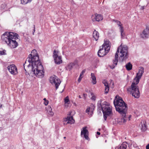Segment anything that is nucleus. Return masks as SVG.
I'll list each match as a JSON object with an SVG mask.
<instances>
[{
	"mask_svg": "<svg viewBox=\"0 0 149 149\" xmlns=\"http://www.w3.org/2000/svg\"><path fill=\"white\" fill-rule=\"evenodd\" d=\"M31 66L32 68L31 74H34L38 78H42L44 77V72L43 68L39 60L37 52L35 49L32 51L24 64L25 70V66L29 68Z\"/></svg>",
	"mask_w": 149,
	"mask_h": 149,
	"instance_id": "obj_1",
	"label": "nucleus"
},
{
	"mask_svg": "<svg viewBox=\"0 0 149 149\" xmlns=\"http://www.w3.org/2000/svg\"><path fill=\"white\" fill-rule=\"evenodd\" d=\"M113 104L116 111L122 115L121 122L125 123L127 120H130V116H128L126 115L127 109V104L121 97H118V98H116L114 100Z\"/></svg>",
	"mask_w": 149,
	"mask_h": 149,
	"instance_id": "obj_2",
	"label": "nucleus"
},
{
	"mask_svg": "<svg viewBox=\"0 0 149 149\" xmlns=\"http://www.w3.org/2000/svg\"><path fill=\"white\" fill-rule=\"evenodd\" d=\"M144 72V68L142 67L139 68V71L137 73L134 79V81L132 83L131 87L128 88L127 91L128 93L131 94L134 97L138 98L140 96V93L139 88L137 86L140 79L141 78Z\"/></svg>",
	"mask_w": 149,
	"mask_h": 149,
	"instance_id": "obj_3",
	"label": "nucleus"
},
{
	"mask_svg": "<svg viewBox=\"0 0 149 149\" xmlns=\"http://www.w3.org/2000/svg\"><path fill=\"white\" fill-rule=\"evenodd\" d=\"M18 35L13 32H6L1 36L3 42L6 44L11 49L16 48L18 43L16 41L18 39Z\"/></svg>",
	"mask_w": 149,
	"mask_h": 149,
	"instance_id": "obj_4",
	"label": "nucleus"
},
{
	"mask_svg": "<svg viewBox=\"0 0 149 149\" xmlns=\"http://www.w3.org/2000/svg\"><path fill=\"white\" fill-rule=\"evenodd\" d=\"M118 55L120 56V57L122 59V61L128 58V48L126 45H121L118 48L114 59L113 61V65L111 67V68H114L116 65L118 61Z\"/></svg>",
	"mask_w": 149,
	"mask_h": 149,
	"instance_id": "obj_5",
	"label": "nucleus"
},
{
	"mask_svg": "<svg viewBox=\"0 0 149 149\" xmlns=\"http://www.w3.org/2000/svg\"><path fill=\"white\" fill-rule=\"evenodd\" d=\"M98 106L101 107L104 115V118L105 120L107 119V116L110 115L112 113V107L108 104L107 102L104 101L101 103V101H98Z\"/></svg>",
	"mask_w": 149,
	"mask_h": 149,
	"instance_id": "obj_6",
	"label": "nucleus"
},
{
	"mask_svg": "<svg viewBox=\"0 0 149 149\" xmlns=\"http://www.w3.org/2000/svg\"><path fill=\"white\" fill-rule=\"evenodd\" d=\"M110 48V43L109 41H106L102 45L98 53V55L100 57L105 55L109 51Z\"/></svg>",
	"mask_w": 149,
	"mask_h": 149,
	"instance_id": "obj_7",
	"label": "nucleus"
},
{
	"mask_svg": "<svg viewBox=\"0 0 149 149\" xmlns=\"http://www.w3.org/2000/svg\"><path fill=\"white\" fill-rule=\"evenodd\" d=\"M49 81L52 84H54L56 89L58 88V86L61 83L60 79L56 76L53 75L49 79Z\"/></svg>",
	"mask_w": 149,
	"mask_h": 149,
	"instance_id": "obj_8",
	"label": "nucleus"
},
{
	"mask_svg": "<svg viewBox=\"0 0 149 149\" xmlns=\"http://www.w3.org/2000/svg\"><path fill=\"white\" fill-rule=\"evenodd\" d=\"M75 112L74 111H72L70 112L67 117L65 118L64 121L67 122L66 124H72L74 123V120L73 118V116Z\"/></svg>",
	"mask_w": 149,
	"mask_h": 149,
	"instance_id": "obj_9",
	"label": "nucleus"
},
{
	"mask_svg": "<svg viewBox=\"0 0 149 149\" xmlns=\"http://www.w3.org/2000/svg\"><path fill=\"white\" fill-rule=\"evenodd\" d=\"M59 53L57 50H54V51L53 57L55 63L57 64H59L62 62L61 56H58Z\"/></svg>",
	"mask_w": 149,
	"mask_h": 149,
	"instance_id": "obj_10",
	"label": "nucleus"
},
{
	"mask_svg": "<svg viewBox=\"0 0 149 149\" xmlns=\"http://www.w3.org/2000/svg\"><path fill=\"white\" fill-rule=\"evenodd\" d=\"M7 68L9 72L12 74L16 75L18 73L17 68L14 64H11L8 66Z\"/></svg>",
	"mask_w": 149,
	"mask_h": 149,
	"instance_id": "obj_11",
	"label": "nucleus"
},
{
	"mask_svg": "<svg viewBox=\"0 0 149 149\" xmlns=\"http://www.w3.org/2000/svg\"><path fill=\"white\" fill-rule=\"evenodd\" d=\"M87 127L85 126L83 127L81 130V136L83 135L84 137L87 140H88L89 139L88 137V132L87 129Z\"/></svg>",
	"mask_w": 149,
	"mask_h": 149,
	"instance_id": "obj_12",
	"label": "nucleus"
},
{
	"mask_svg": "<svg viewBox=\"0 0 149 149\" xmlns=\"http://www.w3.org/2000/svg\"><path fill=\"white\" fill-rule=\"evenodd\" d=\"M141 35L143 38H148L149 36V26H146V28L143 31L142 33L141 34Z\"/></svg>",
	"mask_w": 149,
	"mask_h": 149,
	"instance_id": "obj_13",
	"label": "nucleus"
},
{
	"mask_svg": "<svg viewBox=\"0 0 149 149\" xmlns=\"http://www.w3.org/2000/svg\"><path fill=\"white\" fill-rule=\"evenodd\" d=\"M92 18H93V17H92ZM92 19L93 21H97L99 22L103 19L102 16L101 15L95 14L94 18H92Z\"/></svg>",
	"mask_w": 149,
	"mask_h": 149,
	"instance_id": "obj_14",
	"label": "nucleus"
},
{
	"mask_svg": "<svg viewBox=\"0 0 149 149\" xmlns=\"http://www.w3.org/2000/svg\"><path fill=\"white\" fill-rule=\"evenodd\" d=\"M103 84L104 85L105 87V93L106 94H107L109 91V87L108 86V84L106 80H104L102 81Z\"/></svg>",
	"mask_w": 149,
	"mask_h": 149,
	"instance_id": "obj_15",
	"label": "nucleus"
},
{
	"mask_svg": "<svg viewBox=\"0 0 149 149\" xmlns=\"http://www.w3.org/2000/svg\"><path fill=\"white\" fill-rule=\"evenodd\" d=\"M127 143L124 142L119 147H116L115 149H126L127 148Z\"/></svg>",
	"mask_w": 149,
	"mask_h": 149,
	"instance_id": "obj_16",
	"label": "nucleus"
},
{
	"mask_svg": "<svg viewBox=\"0 0 149 149\" xmlns=\"http://www.w3.org/2000/svg\"><path fill=\"white\" fill-rule=\"evenodd\" d=\"M76 64V63L75 62L70 63L66 67V70H71Z\"/></svg>",
	"mask_w": 149,
	"mask_h": 149,
	"instance_id": "obj_17",
	"label": "nucleus"
},
{
	"mask_svg": "<svg viewBox=\"0 0 149 149\" xmlns=\"http://www.w3.org/2000/svg\"><path fill=\"white\" fill-rule=\"evenodd\" d=\"M93 36L96 41L98 40L99 37V34L97 31L95 30L94 31L93 33Z\"/></svg>",
	"mask_w": 149,
	"mask_h": 149,
	"instance_id": "obj_18",
	"label": "nucleus"
},
{
	"mask_svg": "<svg viewBox=\"0 0 149 149\" xmlns=\"http://www.w3.org/2000/svg\"><path fill=\"white\" fill-rule=\"evenodd\" d=\"M93 108L88 107L86 110V113H87L88 115L91 116L93 114Z\"/></svg>",
	"mask_w": 149,
	"mask_h": 149,
	"instance_id": "obj_19",
	"label": "nucleus"
},
{
	"mask_svg": "<svg viewBox=\"0 0 149 149\" xmlns=\"http://www.w3.org/2000/svg\"><path fill=\"white\" fill-rule=\"evenodd\" d=\"M119 29L121 33V36L122 38H123L125 36V33L124 32V30L123 27L122 26V24L119 26Z\"/></svg>",
	"mask_w": 149,
	"mask_h": 149,
	"instance_id": "obj_20",
	"label": "nucleus"
},
{
	"mask_svg": "<svg viewBox=\"0 0 149 149\" xmlns=\"http://www.w3.org/2000/svg\"><path fill=\"white\" fill-rule=\"evenodd\" d=\"M141 130L142 131L144 132L147 129L146 123L145 122H143V123H141Z\"/></svg>",
	"mask_w": 149,
	"mask_h": 149,
	"instance_id": "obj_21",
	"label": "nucleus"
},
{
	"mask_svg": "<svg viewBox=\"0 0 149 149\" xmlns=\"http://www.w3.org/2000/svg\"><path fill=\"white\" fill-rule=\"evenodd\" d=\"M91 78L92 79V82L93 84L96 83V78L94 73H91Z\"/></svg>",
	"mask_w": 149,
	"mask_h": 149,
	"instance_id": "obj_22",
	"label": "nucleus"
},
{
	"mask_svg": "<svg viewBox=\"0 0 149 149\" xmlns=\"http://www.w3.org/2000/svg\"><path fill=\"white\" fill-rule=\"evenodd\" d=\"M47 111L48 112L49 115L50 116H52L54 115V113L52 111V109L50 106H48Z\"/></svg>",
	"mask_w": 149,
	"mask_h": 149,
	"instance_id": "obj_23",
	"label": "nucleus"
},
{
	"mask_svg": "<svg viewBox=\"0 0 149 149\" xmlns=\"http://www.w3.org/2000/svg\"><path fill=\"white\" fill-rule=\"evenodd\" d=\"M64 102L65 107H68V105L66 104H68L70 103V101L68 96H67L65 98Z\"/></svg>",
	"mask_w": 149,
	"mask_h": 149,
	"instance_id": "obj_24",
	"label": "nucleus"
},
{
	"mask_svg": "<svg viewBox=\"0 0 149 149\" xmlns=\"http://www.w3.org/2000/svg\"><path fill=\"white\" fill-rule=\"evenodd\" d=\"M125 66L127 70H130L132 69V65L130 63H129L127 64Z\"/></svg>",
	"mask_w": 149,
	"mask_h": 149,
	"instance_id": "obj_25",
	"label": "nucleus"
},
{
	"mask_svg": "<svg viewBox=\"0 0 149 149\" xmlns=\"http://www.w3.org/2000/svg\"><path fill=\"white\" fill-rule=\"evenodd\" d=\"M31 1L32 0H21V3L23 5H25L31 2Z\"/></svg>",
	"mask_w": 149,
	"mask_h": 149,
	"instance_id": "obj_26",
	"label": "nucleus"
},
{
	"mask_svg": "<svg viewBox=\"0 0 149 149\" xmlns=\"http://www.w3.org/2000/svg\"><path fill=\"white\" fill-rule=\"evenodd\" d=\"M113 21L117 23L118 26H119L122 24L120 22L117 20H114Z\"/></svg>",
	"mask_w": 149,
	"mask_h": 149,
	"instance_id": "obj_27",
	"label": "nucleus"
},
{
	"mask_svg": "<svg viewBox=\"0 0 149 149\" xmlns=\"http://www.w3.org/2000/svg\"><path fill=\"white\" fill-rule=\"evenodd\" d=\"M6 51L5 50H2L0 51V55H4L6 54Z\"/></svg>",
	"mask_w": 149,
	"mask_h": 149,
	"instance_id": "obj_28",
	"label": "nucleus"
},
{
	"mask_svg": "<svg viewBox=\"0 0 149 149\" xmlns=\"http://www.w3.org/2000/svg\"><path fill=\"white\" fill-rule=\"evenodd\" d=\"M86 71L85 70H83L80 74V77H82V75H83L84 74L85 72Z\"/></svg>",
	"mask_w": 149,
	"mask_h": 149,
	"instance_id": "obj_29",
	"label": "nucleus"
},
{
	"mask_svg": "<svg viewBox=\"0 0 149 149\" xmlns=\"http://www.w3.org/2000/svg\"><path fill=\"white\" fill-rule=\"evenodd\" d=\"M49 103V101H44V104L45 105H47Z\"/></svg>",
	"mask_w": 149,
	"mask_h": 149,
	"instance_id": "obj_30",
	"label": "nucleus"
},
{
	"mask_svg": "<svg viewBox=\"0 0 149 149\" xmlns=\"http://www.w3.org/2000/svg\"><path fill=\"white\" fill-rule=\"evenodd\" d=\"M82 77H80V76L79 77L78 80V81L79 82H80V81L81 80V79H82Z\"/></svg>",
	"mask_w": 149,
	"mask_h": 149,
	"instance_id": "obj_31",
	"label": "nucleus"
},
{
	"mask_svg": "<svg viewBox=\"0 0 149 149\" xmlns=\"http://www.w3.org/2000/svg\"><path fill=\"white\" fill-rule=\"evenodd\" d=\"M91 99L92 100H95L96 97H95V96H93L91 97Z\"/></svg>",
	"mask_w": 149,
	"mask_h": 149,
	"instance_id": "obj_32",
	"label": "nucleus"
},
{
	"mask_svg": "<svg viewBox=\"0 0 149 149\" xmlns=\"http://www.w3.org/2000/svg\"><path fill=\"white\" fill-rule=\"evenodd\" d=\"M34 29H33V33H32V34H33V35H34V32H35V25H34Z\"/></svg>",
	"mask_w": 149,
	"mask_h": 149,
	"instance_id": "obj_33",
	"label": "nucleus"
},
{
	"mask_svg": "<svg viewBox=\"0 0 149 149\" xmlns=\"http://www.w3.org/2000/svg\"><path fill=\"white\" fill-rule=\"evenodd\" d=\"M145 7V6H142L140 8V9L141 10H143L144 9V8Z\"/></svg>",
	"mask_w": 149,
	"mask_h": 149,
	"instance_id": "obj_34",
	"label": "nucleus"
},
{
	"mask_svg": "<svg viewBox=\"0 0 149 149\" xmlns=\"http://www.w3.org/2000/svg\"><path fill=\"white\" fill-rule=\"evenodd\" d=\"M146 149H149V144L146 146Z\"/></svg>",
	"mask_w": 149,
	"mask_h": 149,
	"instance_id": "obj_35",
	"label": "nucleus"
},
{
	"mask_svg": "<svg viewBox=\"0 0 149 149\" xmlns=\"http://www.w3.org/2000/svg\"><path fill=\"white\" fill-rule=\"evenodd\" d=\"M83 96L84 98H86V97L87 96V94H84Z\"/></svg>",
	"mask_w": 149,
	"mask_h": 149,
	"instance_id": "obj_36",
	"label": "nucleus"
},
{
	"mask_svg": "<svg viewBox=\"0 0 149 149\" xmlns=\"http://www.w3.org/2000/svg\"><path fill=\"white\" fill-rule=\"evenodd\" d=\"M97 134H98V135H100V132H97Z\"/></svg>",
	"mask_w": 149,
	"mask_h": 149,
	"instance_id": "obj_37",
	"label": "nucleus"
},
{
	"mask_svg": "<svg viewBox=\"0 0 149 149\" xmlns=\"http://www.w3.org/2000/svg\"><path fill=\"white\" fill-rule=\"evenodd\" d=\"M43 100L45 101H47V100H46V99L45 98H44L43 99Z\"/></svg>",
	"mask_w": 149,
	"mask_h": 149,
	"instance_id": "obj_38",
	"label": "nucleus"
},
{
	"mask_svg": "<svg viewBox=\"0 0 149 149\" xmlns=\"http://www.w3.org/2000/svg\"><path fill=\"white\" fill-rule=\"evenodd\" d=\"M79 98H81V97L80 95H79Z\"/></svg>",
	"mask_w": 149,
	"mask_h": 149,
	"instance_id": "obj_39",
	"label": "nucleus"
},
{
	"mask_svg": "<svg viewBox=\"0 0 149 149\" xmlns=\"http://www.w3.org/2000/svg\"><path fill=\"white\" fill-rule=\"evenodd\" d=\"M2 129V128L1 127H0V131H1Z\"/></svg>",
	"mask_w": 149,
	"mask_h": 149,
	"instance_id": "obj_40",
	"label": "nucleus"
},
{
	"mask_svg": "<svg viewBox=\"0 0 149 149\" xmlns=\"http://www.w3.org/2000/svg\"><path fill=\"white\" fill-rule=\"evenodd\" d=\"M58 149H63V148H59Z\"/></svg>",
	"mask_w": 149,
	"mask_h": 149,
	"instance_id": "obj_41",
	"label": "nucleus"
},
{
	"mask_svg": "<svg viewBox=\"0 0 149 149\" xmlns=\"http://www.w3.org/2000/svg\"><path fill=\"white\" fill-rule=\"evenodd\" d=\"M64 139H65V138H66V137H64Z\"/></svg>",
	"mask_w": 149,
	"mask_h": 149,
	"instance_id": "obj_42",
	"label": "nucleus"
},
{
	"mask_svg": "<svg viewBox=\"0 0 149 149\" xmlns=\"http://www.w3.org/2000/svg\"><path fill=\"white\" fill-rule=\"evenodd\" d=\"M73 3L74 4H75V3L74 2H73Z\"/></svg>",
	"mask_w": 149,
	"mask_h": 149,
	"instance_id": "obj_43",
	"label": "nucleus"
}]
</instances>
